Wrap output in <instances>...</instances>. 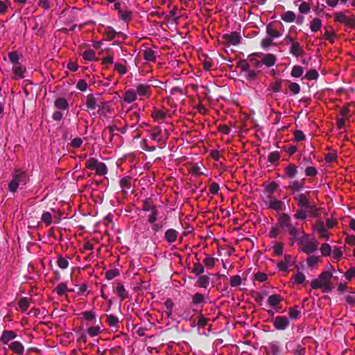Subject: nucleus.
Returning <instances> with one entry per match:
<instances>
[{"label":"nucleus","mask_w":355,"mask_h":355,"mask_svg":"<svg viewBox=\"0 0 355 355\" xmlns=\"http://www.w3.org/2000/svg\"><path fill=\"white\" fill-rule=\"evenodd\" d=\"M332 277V272L330 271L322 272L318 278L311 282V288L313 290L321 289L322 292L324 293L331 292L334 288V286L331 283Z\"/></svg>","instance_id":"nucleus-1"},{"label":"nucleus","mask_w":355,"mask_h":355,"mask_svg":"<svg viewBox=\"0 0 355 355\" xmlns=\"http://www.w3.org/2000/svg\"><path fill=\"white\" fill-rule=\"evenodd\" d=\"M28 181V177L25 171L15 169L12 175V179L8 184V190L15 193L20 184H26Z\"/></svg>","instance_id":"nucleus-2"},{"label":"nucleus","mask_w":355,"mask_h":355,"mask_svg":"<svg viewBox=\"0 0 355 355\" xmlns=\"http://www.w3.org/2000/svg\"><path fill=\"white\" fill-rule=\"evenodd\" d=\"M85 168L91 171H94L97 175H105L107 173L106 165L94 157L87 160Z\"/></svg>","instance_id":"nucleus-3"},{"label":"nucleus","mask_w":355,"mask_h":355,"mask_svg":"<svg viewBox=\"0 0 355 355\" xmlns=\"http://www.w3.org/2000/svg\"><path fill=\"white\" fill-rule=\"evenodd\" d=\"M142 210L144 211H150V214L148 218V223H154L157 219L158 210L153 199L151 198H147L142 201Z\"/></svg>","instance_id":"nucleus-4"},{"label":"nucleus","mask_w":355,"mask_h":355,"mask_svg":"<svg viewBox=\"0 0 355 355\" xmlns=\"http://www.w3.org/2000/svg\"><path fill=\"white\" fill-rule=\"evenodd\" d=\"M300 250L306 253L310 254L314 252L318 249V244L314 239H309V235L303 234V236L299 242Z\"/></svg>","instance_id":"nucleus-5"},{"label":"nucleus","mask_w":355,"mask_h":355,"mask_svg":"<svg viewBox=\"0 0 355 355\" xmlns=\"http://www.w3.org/2000/svg\"><path fill=\"white\" fill-rule=\"evenodd\" d=\"M277 223L282 228L286 229L287 232H289L291 230L296 228V227L292 224L289 215L285 213L280 214L277 219Z\"/></svg>","instance_id":"nucleus-6"},{"label":"nucleus","mask_w":355,"mask_h":355,"mask_svg":"<svg viewBox=\"0 0 355 355\" xmlns=\"http://www.w3.org/2000/svg\"><path fill=\"white\" fill-rule=\"evenodd\" d=\"M135 91L141 100L149 98L151 96V85L145 83L139 84L136 86Z\"/></svg>","instance_id":"nucleus-7"},{"label":"nucleus","mask_w":355,"mask_h":355,"mask_svg":"<svg viewBox=\"0 0 355 355\" xmlns=\"http://www.w3.org/2000/svg\"><path fill=\"white\" fill-rule=\"evenodd\" d=\"M334 20L336 21L344 24L348 27H354L355 26V19L354 17L345 15V12H336L334 14Z\"/></svg>","instance_id":"nucleus-8"},{"label":"nucleus","mask_w":355,"mask_h":355,"mask_svg":"<svg viewBox=\"0 0 355 355\" xmlns=\"http://www.w3.org/2000/svg\"><path fill=\"white\" fill-rule=\"evenodd\" d=\"M294 200L297 202V205L300 208L307 209L310 204L309 202V192L304 193H297L294 196Z\"/></svg>","instance_id":"nucleus-9"},{"label":"nucleus","mask_w":355,"mask_h":355,"mask_svg":"<svg viewBox=\"0 0 355 355\" xmlns=\"http://www.w3.org/2000/svg\"><path fill=\"white\" fill-rule=\"evenodd\" d=\"M222 38L227 44L236 46L241 43V37L239 33L234 31L223 35Z\"/></svg>","instance_id":"nucleus-10"},{"label":"nucleus","mask_w":355,"mask_h":355,"mask_svg":"<svg viewBox=\"0 0 355 355\" xmlns=\"http://www.w3.org/2000/svg\"><path fill=\"white\" fill-rule=\"evenodd\" d=\"M286 346L294 355H304L306 354V348L295 341H291Z\"/></svg>","instance_id":"nucleus-11"},{"label":"nucleus","mask_w":355,"mask_h":355,"mask_svg":"<svg viewBox=\"0 0 355 355\" xmlns=\"http://www.w3.org/2000/svg\"><path fill=\"white\" fill-rule=\"evenodd\" d=\"M267 199L268 201L266 202L268 208L275 211H282L284 209L285 205L284 202L275 199L272 196H268Z\"/></svg>","instance_id":"nucleus-12"},{"label":"nucleus","mask_w":355,"mask_h":355,"mask_svg":"<svg viewBox=\"0 0 355 355\" xmlns=\"http://www.w3.org/2000/svg\"><path fill=\"white\" fill-rule=\"evenodd\" d=\"M272 324L277 330H284L289 326L290 322L288 318L285 316H277Z\"/></svg>","instance_id":"nucleus-13"},{"label":"nucleus","mask_w":355,"mask_h":355,"mask_svg":"<svg viewBox=\"0 0 355 355\" xmlns=\"http://www.w3.org/2000/svg\"><path fill=\"white\" fill-rule=\"evenodd\" d=\"M116 286L114 288V292L117 296L120 298L121 301L128 298V292L125 288L123 284L120 282H115Z\"/></svg>","instance_id":"nucleus-14"},{"label":"nucleus","mask_w":355,"mask_h":355,"mask_svg":"<svg viewBox=\"0 0 355 355\" xmlns=\"http://www.w3.org/2000/svg\"><path fill=\"white\" fill-rule=\"evenodd\" d=\"M289 235L290 245H293L295 242H300L301 236H303V234H305L303 230L297 229V227L294 230H291L288 232Z\"/></svg>","instance_id":"nucleus-15"},{"label":"nucleus","mask_w":355,"mask_h":355,"mask_svg":"<svg viewBox=\"0 0 355 355\" xmlns=\"http://www.w3.org/2000/svg\"><path fill=\"white\" fill-rule=\"evenodd\" d=\"M277 58L276 56L271 53H268L263 56L261 62L257 61L255 63L256 67H259L261 63L265 64L268 67L275 65Z\"/></svg>","instance_id":"nucleus-16"},{"label":"nucleus","mask_w":355,"mask_h":355,"mask_svg":"<svg viewBox=\"0 0 355 355\" xmlns=\"http://www.w3.org/2000/svg\"><path fill=\"white\" fill-rule=\"evenodd\" d=\"M304 187V179L300 180H295L291 181L287 189L294 194L295 192L301 191Z\"/></svg>","instance_id":"nucleus-17"},{"label":"nucleus","mask_w":355,"mask_h":355,"mask_svg":"<svg viewBox=\"0 0 355 355\" xmlns=\"http://www.w3.org/2000/svg\"><path fill=\"white\" fill-rule=\"evenodd\" d=\"M314 230L317 232L320 238H324L326 240L329 239V234L327 233V227L322 220H318L315 223L314 225Z\"/></svg>","instance_id":"nucleus-18"},{"label":"nucleus","mask_w":355,"mask_h":355,"mask_svg":"<svg viewBox=\"0 0 355 355\" xmlns=\"http://www.w3.org/2000/svg\"><path fill=\"white\" fill-rule=\"evenodd\" d=\"M17 337V334L14 331H3L0 338V341L3 345H8L9 343Z\"/></svg>","instance_id":"nucleus-19"},{"label":"nucleus","mask_w":355,"mask_h":355,"mask_svg":"<svg viewBox=\"0 0 355 355\" xmlns=\"http://www.w3.org/2000/svg\"><path fill=\"white\" fill-rule=\"evenodd\" d=\"M289 52L292 55L296 58L302 56L305 53L303 47L298 42L293 43V45L291 46Z\"/></svg>","instance_id":"nucleus-20"},{"label":"nucleus","mask_w":355,"mask_h":355,"mask_svg":"<svg viewBox=\"0 0 355 355\" xmlns=\"http://www.w3.org/2000/svg\"><path fill=\"white\" fill-rule=\"evenodd\" d=\"M167 111L165 109L158 110L157 108H154L151 116L153 119L157 122H162L164 120L166 116Z\"/></svg>","instance_id":"nucleus-21"},{"label":"nucleus","mask_w":355,"mask_h":355,"mask_svg":"<svg viewBox=\"0 0 355 355\" xmlns=\"http://www.w3.org/2000/svg\"><path fill=\"white\" fill-rule=\"evenodd\" d=\"M120 186L123 193H127L132 188V179L130 177H125L121 179Z\"/></svg>","instance_id":"nucleus-22"},{"label":"nucleus","mask_w":355,"mask_h":355,"mask_svg":"<svg viewBox=\"0 0 355 355\" xmlns=\"http://www.w3.org/2000/svg\"><path fill=\"white\" fill-rule=\"evenodd\" d=\"M137 98V94L135 90L128 89L123 94V99L127 103H131L136 101Z\"/></svg>","instance_id":"nucleus-23"},{"label":"nucleus","mask_w":355,"mask_h":355,"mask_svg":"<svg viewBox=\"0 0 355 355\" xmlns=\"http://www.w3.org/2000/svg\"><path fill=\"white\" fill-rule=\"evenodd\" d=\"M266 33L270 37L273 38H277L282 35V33L276 28L273 23L267 25Z\"/></svg>","instance_id":"nucleus-24"},{"label":"nucleus","mask_w":355,"mask_h":355,"mask_svg":"<svg viewBox=\"0 0 355 355\" xmlns=\"http://www.w3.org/2000/svg\"><path fill=\"white\" fill-rule=\"evenodd\" d=\"M178 232L174 229H168L164 234V239L168 243H174L178 238Z\"/></svg>","instance_id":"nucleus-25"},{"label":"nucleus","mask_w":355,"mask_h":355,"mask_svg":"<svg viewBox=\"0 0 355 355\" xmlns=\"http://www.w3.org/2000/svg\"><path fill=\"white\" fill-rule=\"evenodd\" d=\"M54 106L60 110H67L69 108V103L66 98L60 97L55 99Z\"/></svg>","instance_id":"nucleus-26"},{"label":"nucleus","mask_w":355,"mask_h":355,"mask_svg":"<svg viewBox=\"0 0 355 355\" xmlns=\"http://www.w3.org/2000/svg\"><path fill=\"white\" fill-rule=\"evenodd\" d=\"M9 348L15 354L21 355L24 352V347L19 341H15L8 345Z\"/></svg>","instance_id":"nucleus-27"},{"label":"nucleus","mask_w":355,"mask_h":355,"mask_svg":"<svg viewBox=\"0 0 355 355\" xmlns=\"http://www.w3.org/2000/svg\"><path fill=\"white\" fill-rule=\"evenodd\" d=\"M285 175L288 178H293L297 174V168L295 164H289L284 168Z\"/></svg>","instance_id":"nucleus-28"},{"label":"nucleus","mask_w":355,"mask_h":355,"mask_svg":"<svg viewBox=\"0 0 355 355\" xmlns=\"http://www.w3.org/2000/svg\"><path fill=\"white\" fill-rule=\"evenodd\" d=\"M143 57L148 62H155V52L150 48H147L144 51Z\"/></svg>","instance_id":"nucleus-29"},{"label":"nucleus","mask_w":355,"mask_h":355,"mask_svg":"<svg viewBox=\"0 0 355 355\" xmlns=\"http://www.w3.org/2000/svg\"><path fill=\"white\" fill-rule=\"evenodd\" d=\"M32 302V299L28 297H22L19 300L18 306L19 310L21 312H25L29 307V305Z\"/></svg>","instance_id":"nucleus-30"},{"label":"nucleus","mask_w":355,"mask_h":355,"mask_svg":"<svg viewBox=\"0 0 355 355\" xmlns=\"http://www.w3.org/2000/svg\"><path fill=\"white\" fill-rule=\"evenodd\" d=\"M191 303L195 305H201L205 303V296L200 293H196L192 296Z\"/></svg>","instance_id":"nucleus-31"},{"label":"nucleus","mask_w":355,"mask_h":355,"mask_svg":"<svg viewBox=\"0 0 355 355\" xmlns=\"http://www.w3.org/2000/svg\"><path fill=\"white\" fill-rule=\"evenodd\" d=\"M210 282V278L207 275L199 276L196 286L200 288H207Z\"/></svg>","instance_id":"nucleus-32"},{"label":"nucleus","mask_w":355,"mask_h":355,"mask_svg":"<svg viewBox=\"0 0 355 355\" xmlns=\"http://www.w3.org/2000/svg\"><path fill=\"white\" fill-rule=\"evenodd\" d=\"M69 291H70L68 289L67 284L64 282L59 284L53 290V292L56 293L59 296H62Z\"/></svg>","instance_id":"nucleus-33"},{"label":"nucleus","mask_w":355,"mask_h":355,"mask_svg":"<svg viewBox=\"0 0 355 355\" xmlns=\"http://www.w3.org/2000/svg\"><path fill=\"white\" fill-rule=\"evenodd\" d=\"M164 306L166 308V315L168 318H171L173 315V309L174 307V303L171 298L166 299L164 302Z\"/></svg>","instance_id":"nucleus-34"},{"label":"nucleus","mask_w":355,"mask_h":355,"mask_svg":"<svg viewBox=\"0 0 355 355\" xmlns=\"http://www.w3.org/2000/svg\"><path fill=\"white\" fill-rule=\"evenodd\" d=\"M282 298L279 295H271L269 296L268 303L272 307H276L281 302Z\"/></svg>","instance_id":"nucleus-35"},{"label":"nucleus","mask_w":355,"mask_h":355,"mask_svg":"<svg viewBox=\"0 0 355 355\" xmlns=\"http://www.w3.org/2000/svg\"><path fill=\"white\" fill-rule=\"evenodd\" d=\"M279 159L280 153L278 151L272 152L268 155V162L275 166H277L279 164Z\"/></svg>","instance_id":"nucleus-36"},{"label":"nucleus","mask_w":355,"mask_h":355,"mask_svg":"<svg viewBox=\"0 0 355 355\" xmlns=\"http://www.w3.org/2000/svg\"><path fill=\"white\" fill-rule=\"evenodd\" d=\"M264 191L266 193H269L268 196H272V193L275 192V191L277 189L279 185L277 182L272 181L268 183V184H264Z\"/></svg>","instance_id":"nucleus-37"},{"label":"nucleus","mask_w":355,"mask_h":355,"mask_svg":"<svg viewBox=\"0 0 355 355\" xmlns=\"http://www.w3.org/2000/svg\"><path fill=\"white\" fill-rule=\"evenodd\" d=\"M279 346L277 343H270L267 347V353H270L272 355H279Z\"/></svg>","instance_id":"nucleus-38"},{"label":"nucleus","mask_w":355,"mask_h":355,"mask_svg":"<svg viewBox=\"0 0 355 355\" xmlns=\"http://www.w3.org/2000/svg\"><path fill=\"white\" fill-rule=\"evenodd\" d=\"M322 27V21L319 18H314L310 24V29L313 32L318 31Z\"/></svg>","instance_id":"nucleus-39"},{"label":"nucleus","mask_w":355,"mask_h":355,"mask_svg":"<svg viewBox=\"0 0 355 355\" xmlns=\"http://www.w3.org/2000/svg\"><path fill=\"white\" fill-rule=\"evenodd\" d=\"M150 138L154 141L159 142L162 140L161 130L159 127L153 128L150 134Z\"/></svg>","instance_id":"nucleus-40"},{"label":"nucleus","mask_w":355,"mask_h":355,"mask_svg":"<svg viewBox=\"0 0 355 355\" xmlns=\"http://www.w3.org/2000/svg\"><path fill=\"white\" fill-rule=\"evenodd\" d=\"M305 279V275L302 272L297 271V272L291 278V281H293L294 284H301L304 283Z\"/></svg>","instance_id":"nucleus-41"},{"label":"nucleus","mask_w":355,"mask_h":355,"mask_svg":"<svg viewBox=\"0 0 355 355\" xmlns=\"http://www.w3.org/2000/svg\"><path fill=\"white\" fill-rule=\"evenodd\" d=\"M198 322L196 324H195L194 322L193 324H191V326L194 327L196 325H198L199 327H201V328H205L206 327V325L207 324L209 319L205 318L203 315H202L201 313H200L198 316Z\"/></svg>","instance_id":"nucleus-42"},{"label":"nucleus","mask_w":355,"mask_h":355,"mask_svg":"<svg viewBox=\"0 0 355 355\" xmlns=\"http://www.w3.org/2000/svg\"><path fill=\"white\" fill-rule=\"evenodd\" d=\"M304 72V69L300 65H295L293 67L291 75L293 78H299L300 77Z\"/></svg>","instance_id":"nucleus-43"},{"label":"nucleus","mask_w":355,"mask_h":355,"mask_svg":"<svg viewBox=\"0 0 355 355\" xmlns=\"http://www.w3.org/2000/svg\"><path fill=\"white\" fill-rule=\"evenodd\" d=\"M307 213L310 216L313 217H319L320 209L316 207L315 205H310L309 207L306 209Z\"/></svg>","instance_id":"nucleus-44"},{"label":"nucleus","mask_w":355,"mask_h":355,"mask_svg":"<svg viewBox=\"0 0 355 355\" xmlns=\"http://www.w3.org/2000/svg\"><path fill=\"white\" fill-rule=\"evenodd\" d=\"M41 221L46 226H49L53 223V216L49 211H45L42 214Z\"/></svg>","instance_id":"nucleus-45"},{"label":"nucleus","mask_w":355,"mask_h":355,"mask_svg":"<svg viewBox=\"0 0 355 355\" xmlns=\"http://www.w3.org/2000/svg\"><path fill=\"white\" fill-rule=\"evenodd\" d=\"M281 19L288 23H291L295 21V14L293 11H287L281 16Z\"/></svg>","instance_id":"nucleus-46"},{"label":"nucleus","mask_w":355,"mask_h":355,"mask_svg":"<svg viewBox=\"0 0 355 355\" xmlns=\"http://www.w3.org/2000/svg\"><path fill=\"white\" fill-rule=\"evenodd\" d=\"M86 106L90 110H96V101L95 98L93 96L89 95V96H87V101H86Z\"/></svg>","instance_id":"nucleus-47"},{"label":"nucleus","mask_w":355,"mask_h":355,"mask_svg":"<svg viewBox=\"0 0 355 355\" xmlns=\"http://www.w3.org/2000/svg\"><path fill=\"white\" fill-rule=\"evenodd\" d=\"M319 77L318 72L315 69H310L306 72L304 78L308 80H317Z\"/></svg>","instance_id":"nucleus-48"},{"label":"nucleus","mask_w":355,"mask_h":355,"mask_svg":"<svg viewBox=\"0 0 355 355\" xmlns=\"http://www.w3.org/2000/svg\"><path fill=\"white\" fill-rule=\"evenodd\" d=\"M288 315L291 319L296 320L300 318V311L297 309V306L289 308Z\"/></svg>","instance_id":"nucleus-49"},{"label":"nucleus","mask_w":355,"mask_h":355,"mask_svg":"<svg viewBox=\"0 0 355 355\" xmlns=\"http://www.w3.org/2000/svg\"><path fill=\"white\" fill-rule=\"evenodd\" d=\"M82 56L85 60L92 61L95 60L96 53L93 50L88 49L83 53Z\"/></svg>","instance_id":"nucleus-50"},{"label":"nucleus","mask_w":355,"mask_h":355,"mask_svg":"<svg viewBox=\"0 0 355 355\" xmlns=\"http://www.w3.org/2000/svg\"><path fill=\"white\" fill-rule=\"evenodd\" d=\"M205 271L204 266L199 262L194 263L193 267L192 269V272L196 275L197 276H199L200 275L202 274Z\"/></svg>","instance_id":"nucleus-51"},{"label":"nucleus","mask_w":355,"mask_h":355,"mask_svg":"<svg viewBox=\"0 0 355 355\" xmlns=\"http://www.w3.org/2000/svg\"><path fill=\"white\" fill-rule=\"evenodd\" d=\"M116 31L111 26H107L105 29V35L107 40H113L115 39Z\"/></svg>","instance_id":"nucleus-52"},{"label":"nucleus","mask_w":355,"mask_h":355,"mask_svg":"<svg viewBox=\"0 0 355 355\" xmlns=\"http://www.w3.org/2000/svg\"><path fill=\"white\" fill-rule=\"evenodd\" d=\"M306 209L300 208L294 214V218L297 220H305L307 217V211Z\"/></svg>","instance_id":"nucleus-53"},{"label":"nucleus","mask_w":355,"mask_h":355,"mask_svg":"<svg viewBox=\"0 0 355 355\" xmlns=\"http://www.w3.org/2000/svg\"><path fill=\"white\" fill-rule=\"evenodd\" d=\"M127 38L125 34L122 32H116L115 33V41L113 43V45H119L121 42H124Z\"/></svg>","instance_id":"nucleus-54"},{"label":"nucleus","mask_w":355,"mask_h":355,"mask_svg":"<svg viewBox=\"0 0 355 355\" xmlns=\"http://www.w3.org/2000/svg\"><path fill=\"white\" fill-rule=\"evenodd\" d=\"M12 70H13L14 74L16 76H17L19 78H24V73L25 71V69L22 68L21 64H15L13 67Z\"/></svg>","instance_id":"nucleus-55"},{"label":"nucleus","mask_w":355,"mask_h":355,"mask_svg":"<svg viewBox=\"0 0 355 355\" xmlns=\"http://www.w3.org/2000/svg\"><path fill=\"white\" fill-rule=\"evenodd\" d=\"M83 318L89 322H92L96 319V313L94 311H88L81 313Z\"/></svg>","instance_id":"nucleus-56"},{"label":"nucleus","mask_w":355,"mask_h":355,"mask_svg":"<svg viewBox=\"0 0 355 355\" xmlns=\"http://www.w3.org/2000/svg\"><path fill=\"white\" fill-rule=\"evenodd\" d=\"M57 264L60 268L66 269L69 266V261L66 258L59 256L58 257Z\"/></svg>","instance_id":"nucleus-57"},{"label":"nucleus","mask_w":355,"mask_h":355,"mask_svg":"<svg viewBox=\"0 0 355 355\" xmlns=\"http://www.w3.org/2000/svg\"><path fill=\"white\" fill-rule=\"evenodd\" d=\"M114 71H116L120 75H124L127 73L128 69L125 65L121 63H115Z\"/></svg>","instance_id":"nucleus-58"},{"label":"nucleus","mask_w":355,"mask_h":355,"mask_svg":"<svg viewBox=\"0 0 355 355\" xmlns=\"http://www.w3.org/2000/svg\"><path fill=\"white\" fill-rule=\"evenodd\" d=\"M119 275V271L116 268L109 270L105 273V277L107 280L113 279L114 278L118 277Z\"/></svg>","instance_id":"nucleus-59"},{"label":"nucleus","mask_w":355,"mask_h":355,"mask_svg":"<svg viewBox=\"0 0 355 355\" xmlns=\"http://www.w3.org/2000/svg\"><path fill=\"white\" fill-rule=\"evenodd\" d=\"M107 323L110 327H115L119 323V318L114 315H107Z\"/></svg>","instance_id":"nucleus-60"},{"label":"nucleus","mask_w":355,"mask_h":355,"mask_svg":"<svg viewBox=\"0 0 355 355\" xmlns=\"http://www.w3.org/2000/svg\"><path fill=\"white\" fill-rule=\"evenodd\" d=\"M282 89V80H276L274 83L270 84V89L273 92H279Z\"/></svg>","instance_id":"nucleus-61"},{"label":"nucleus","mask_w":355,"mask_h":355,"mask_svg":"<svg viewBox=\"0 0 355 355\" xmlns=\"http://www.w3.org/2000/svg\"><path fill=\"white\" fill-rule=\"evenodd\" d=\"M320 251L323 256L327 257L331 254V248L328 243H323L321 245Z\"/></svg>","instance_id":"nucleus-62"},{"label":"nucleus","mask_w":355,"mask_h":355,"mask_svg":"<svg viewBox=\"0 0 355 355\" xmlns=\"http://www.w3.org/2000/svg\"><path fill=\"white\" fill-rule=\"evenodd\" d=\"M311 10L310 5L306 2H302L299 6V11L302 14H307Z\"/></svg>","instance_id":"nucleus-63"},{"label":"nucleus","mask_w":355,"mask_h":355,"mask_svg":"<svg viewBox=\"0 0 355 355\" xmlns=\"http://www.w3.org/2000/svg\"><path fill=\"white\" fill-rule=\"evenodd\" d=\"M242 282V279L239 275H234L230 277V286L236 287L240 286Z\"/></svg>","instance_id":"nucleus-64"}]
</instances>
